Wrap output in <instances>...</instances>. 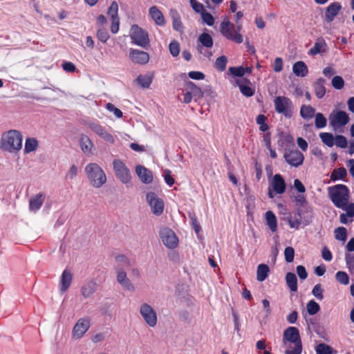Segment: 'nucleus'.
Instances as JSON below:
<instances>
[{
	"mask_svg": "<svg viewBox=\"0 0 354 354\" xmlns=\"http://www.w3.org/2000/svg\"><path fill=\"white\" fill-rule=\"evenodd\" d=\"M140 313L145 322L151 327L157 324V315L153 308L148 304H143L140 306Z\"/></svg>",
	"mask_w": 354,
	"mask_h": 354,
	"instance_id": "obj_11",
	"label": "nucleus"
},
{
	"mask_svg": "<svg viewBox=\"0 0 354 354\" xmlns=\"http://www.w3.org/2000/svg\"><path fill=\"white\" fill-rule=\"evenodd\" d=\"M312 294L315 296L317 299L322 300L324 298L323 295V290L322 288V285L320 283L316 284L312 290Z\"/></svg>",
	"mask_w": 354,
	"mask_h": 354,
	"instance_id": "obj_56",
	"label": "nucleus"
},
{
	"mask_svg": "<svg viewBox=\"0 0 354 354\" xmlns=\"http://www.w3.org/2000/svg\"><path fill=\"white\" fill-rule=\"evenodd\" d=\"M185 87L186 91H189L194 95L195 100L201 99L203 97V92L201 88L194 82L191 81L186 82Z\"/></svg>",
	"mask_w": 354,
	"mask_h": 354,
	"instance_id": "obj_29",
	"label": "nucleus"
},
{
	"mask_svg": "<svg viewBox=\"0 0 354 354\" xmlns=\"http://www.w3.org/2000/svg\"><path fill=\"white\" fill-rule=\"evenodd\" d=\"M267 225L273 232L277 230V217L272 211H267Z\"/></svg>",
	"mask_w": 354,
	"mask_h": 354,
	"instance_id": "obj_38",
	"label": "nucleus"
},
{
	"mask_svg": "<svg viewBox=\"0 0 354 354\" xmlns=\"http://www.w3.org/2000/svg\"><path fill=\"white\" fill-rule=\"evenodd\" d=\"M149 13L158 26H164L165 24L164 16L157 6H153L151 7L149 10Z\"/></svg>",
	"mask_w": 354,
	"mask_h": 354,
	"instance_id": "obj_27",
	"label": "nucleus"
},
{
	"mask_svg": "<svg viewBox=\"0 0 354 354\" xmlns=\"http://www.w3.org/2000/svg\"><path fill=\"white\" fill-rule=\"evenodd\" d=\"M117 276L116 279L118 283H120L124 289L129 291H134L135 288L130 279L127 277V273L121 268H116Z\"/></svg>",
	"mask_w": 354,
	"mask_h": 354,
	"instance_id": "obj_18",
	"label": "nucleus"
},
{
	"mask_svg": "<svg viewBox=\"0 0 354 354\" xmlns=\"http://www.w3.org/2000/svg\"><path fill=\"white\" fill-rule=\"evenodd\" d=\"M301 223V215L300 211H298L292 218L288 220V224L291 228L298 229Z\"/></svg>",
	"mask_w": 354,
	"mask_h": 354,
	"instance_id": "obj_40",
	"label": "nucleus"
},
{
	"mask_svg": "<svg viewBox=\"0 0 354 354\" xmlns=\"http://www.w3.org/2000/svg\"><path fill=\"white\" fill-rule=\"evenodd\" d=\"M169 50L173 57H177L180 53V44L178 41L174 40L169 45Z\"/></svg>",
	"mask_w": 354,
	"mask_h": 354,
	"instance_id": "obj_49",
	"label": "nucleus"
},
{
	"mask_svg": "<svg viewBox=\"0 0 354 354\" xmlns=\"http://www.w3.org/2000/svg\"><path fill=\"white\" fill-rule=\"evenodd\" d=\"M229 71L236 77H242L245 73V69L243 66L230 67Z\"/></svg>",
	"mask_w": 354,
	"mask_h": 354,
	"instance_id": "obj_54",
	"label": "nucleus"
},
{
	"mask_svg": "<svg viewBox=\"0 0 354 354\" xmlns=\"http://www.w3.org/2000/svg\"><path fill=\"white\" fill-rule=\"evenodd\" d=\"M189 3L192 9L196 12L202 14L205 11L204 6L201 3L197 1V0H189Z\"/></svg>",
	"mask_w": 354,
	"mask_h": 354,
	"instance_id": "obj_52",
	"label": "nucleus"
},
{
	"mask_svg": "<svg viewBox=\"0 0 354 354\" xmlns=\"http://www.w3.org/2000/svg\"><path fill=\"white\" fill-rule=\"evenodd\" d=\"M97 283L94 281H90L85 283L81 288L82 295L84 298L91 297L96 290Z\"/></svg>",
	"mask_w": 354,
	"mask_h": 354,
	"instance_id": "obj_31",
	"label": "nucleus"
},
{
	"mask_svg": "<svg viewBox=\"0 0 354 354\" xmlns=\"http://www.w3.org/2000/svg\"><path fill=\"white\" fill-rule=\"evenodd\" d=\"M201 15V17L203 19V21L208 26H213L214 24V18L212 16V14L207 12L206 10L204 11Z\"/></svg>",
	"mask_w": 354,
	"mask_h": 354,
	"instance_id": "obj_53",
	"label": "nucleus"
},
{
	"mask_svg": "<svg viewBox=\"0 0 354 354\" xmlns=\"http://www.w3.org/2000/svg\"><path fill=\"white\" fill-rule=\"evenodd\" d=\"M198 41L201 45L197 46V50L202 53V47H205L207 48H210L213 46L214 41L212 36L207 32H203L201 34L198 38Z\"/></svg>",
	"mask_w": 354,
	"mask_h": 354,
	"instance_id": "obj_23",
	"label": "nucleus"
},
{
	"mask_svg": "<svg viewBox=\"0 0 354 354\" xmlns=\"http://www.w3.org/2000/svg\"><path fill=\"white\" fill-rule=\"evenodd\" d=\"M335 279L341 284L347 285L349 283V277L346 272L338 271L335 274Z\"/></svg>",
	"mask_w": 354,
	"mask_h": 354,
	"instance_id": "obj_46",
	"label": "nucleus"
},
{
	"mask_svg": "<svg viewBox=\"0 0 354 354\" xmlns=\"http://www.w3.org/2000/svg\"><path fill=\"white\" fill-rule=\"evenodd\" d=\"M130 59L136 64H146L149 60V55L148 53L137 49H131L129 52Z\"/></svg>",
	"mask_w": 354,
	"mask_h": 354,
	"instance_id": "obj_16",
	"label": "nucleus"
},
{
	"mask_svg": "<svg viewBox=\"0 0 354 354\" xmlns=\"http://www.w3.org/2000/svg\"><path fill=\"white\" fill-rule=\"evenodd\" d=\"M62 68L66 72L73 73L76 69V66L71 62H64L62 64Z\"/></svg>",
	"mask_w": 354,
	"mask_h": 354,
	"instance_id": "obj_63",
	"label": "nucleus"
},
{
	"mask_svg": "<svg viewBox=\"0 0 354 354\" xmlns=\"http://www.w3.org/2000/svg\"><path fill=\"white\" fill-rule=\"evenodd\" d=\"M327 50V44L325 40L320 37L317 39L313 47L310 49L309 54L311 55H315L317 54L326 53Z\"/></svg>",
	"mask_w": 354,
	"mask_h": 354,
	"instance_id": "obj_26",
	"label": "nucleus"
},
{
	"mask_svg": "<svg viewBox=\"0 0 354 354\" xmlns=\"http://www.w3.org/2000/svg\"><path fill=\"white\" fill-rule=\"evenodd\" d=\"M46 196L44 194L39 193L32 196L29 201V209L30 211L36 212L42 206Z\"/></svg>",
	"mask_w": 354,
	"mask_h": 354,
	"instance_id": "obj_24",
	"label": "nucleus"
},
{
	"mask_svg": "<svg viewBox=\"0 0 354 354\" xmlns=\"http://www.w3.org/2000/svg\"><path fill=\"white\" fill-rule=\"evenodd\" d=\"M227 62V57L222 55L216 59L214 67L219 71H224L226 68Z\"/></svg>",
	"mask_w": 354,
	"mask_h": 354,
	"instance_id": "obj_41",
	"label": "nucleus"
},
{
	"mask_svg": "<svg viewBox=\"0 0 354 354\" xmlns=\"http://www.w3.org/2000/svg\"><path fill=\"white\" fill-rule=\"evenodd\" d=\"M328 196L337 208H343L348 203L350 198V192L345 185L338 184L327 188Z\"/></svg>",
	"mask_w": 354,
	"mask_h": 354,
	"instance_id": "obj_2",
	"label": "nucleus"
},
{
	"mask_svg": "<svg viewBox=\"0 0 354 354\" xmlns=\"http://www.w3.org/2000/svg\"><path fill=\"white\" fill-rule=\"evenodd\" d=\"M284 256L286 261L288 263H291L294 260L295 257V250L292 247H287L284 250Z\"/></svg>",
	"mask_w": 354,
	"mask_h": 354,
	"instance_id": "obj_55",
	"label": "nucleus"
},
{
	"mask_svg": "<svg viewBox=\"0 0 354 354\" xmlns=\"http://www.w3.org/2000/svg\"><path fill=\"white\" fill-rule=\"evenodd\" d=\"M90 129L100 138L109 143H113L115 140L113 136L109 133L103 127L98 124L91 123L89 125Z\"/></svg>",
	"mask_w": 354,
	"mask_h": 354,
	"instance_id": "obj_17",
	"label": "nucleus"
},
{
	"mask_svg": "<svg viewBox=\"0 0 354 354\" xmlns=\"http://www.w3.org/2000/svg\"><path fill=\"white\" fill-rule=\"evenodd\" d=\"M316 354H332V348L324 344L321 343L315 347Z\"/></svg>",
	"mask_w": 354,
	"mask_h": 354,
	"instance_id": "obj_45",
	"label": "nucleus"
},
{
	"mask_svg": "<svg viewBox=\"0 0 354 354\" xmlns=\"http://www.w3.org/2000/svg\"><path fill=\"white\" fill-rule=\"evenodd\" d=\"M275 111L290 119L293 116L295 106L292 101L285 96H277L274 100Z\"/></svg>",
	"mask_w": 354,
	"mask_h": 354,
	"instance_id": "obj_5",
	"label": "nucleus"
},
{
	"mask_svg": "<svg viewBox=\"0 0 354 354\" xmlns=\"http://www.w3.org/2000/svg\"><path fill=\"white\" fill-rule=\"evenodd\" d=\"M286 185L285 180L280 174H275L270 182L268 196L273 198L272 191L275 193L281 194L286 191Z\"/></svg>",
	"mask_w": 354,
	"mask_h": 354,
	"instance_id": "obj_10",
	"label": "nucleus"
},
{
	"mask_svg": "<svg viewBox=\"0 0 354 354\" xmlns=\"http://www.w3.org/2000/svg\"><path fill=\"white\" fill-rule=\"evenodd\" d=\"M115 261L119 266L128 268L130 266V261L127 257L124 254H120L115 257Z\"/></svg>",
	"mask_w": 354,
	"mask_h": 354,
	"instance_id": "obj_50",
	"label": "nucleus"
},
{
	"mask_svg": "<svg viewBox=\"0 0 354 354\" xmlns=\"http://www.w3.org/2000/svg\"><path fill=\"white\" fill-rule=\"evenodd\" d=\"M106 108L108 111L113 112V114L118 118H121L122 117V112L118 108H116L113 104L109 102L106 104Z\"/></svg>",
	"mask_w": 354,
	"mask_h": 354,
	"instance_id": "obj_59",
	"label": "nucleus"
},
{
	"mask_svg": "<svg viewBox=\"0 0 354 354\" xmlns=\"http://www.w3.org/2000/svg\"><path fill=\"white\" fill-rule=\"evenodd\" d=\"M282 346L284 348V354H301L303 349L301 341L284 343Z\"/></svg>",
	"mask_w": 354,
	"mask_h": 354,
	"instance_id": "obj_21",
	"label": "nucleus"
},
{
	"mask_svg": "<svg viewBox=\"0 0 354 354\" xmlns=\"http://www.w3.org/2000/svg\"><path fill=\"white\" fill-rule=\"evenodd\" d=\"M341 209L346 211V215L348 217H354V203H350V204H348V203H346V205L343 208H341Z\"/></svg>",
	"mask_w": 354,
	"mask_h": 354,
	"instance_id": "obj_64",
	"label": "nucleus"
},
{
	"mask_svg": "<svg viewBox=\"0 0 354 354\" xmlns=\"http://www.w3.org/2000/svg\"><path fill=\"white\" fill-rule=\"evenodd\" d=\"M342 9V6L339 2H333L330 3L326 8L325 12V20L328 23L333 21L335 17L338 15Z\"/></svg>",
	"mask_w": 354,
	"mask_h": 354,
	"instance_id": "obj_19",
	"label": "nucleus"
},
{
	"mask_svg": "<svg viewBox=\"0 0 354 354\" xmlns=\"http://www.w3.org/2000/svg\"><path fill=\"white\" fill-rule=\"evenodd\" d=\"M286 281L288 288L292 292L297 290V279L293 272H288L286 275Z\"/></svg>",
	"mask_w": 354,
	"mask_h": 354,
	"instance_id": "obj_34",
	"label": "nucleus"
},
{
	"mask_svg": "<svg viewBox=\"0 0 354 354\" xmlns=\"http://www.w3.org/2000/svg\"><path fill=\"white\" fill-rule=\"evenodd\" d=\"M38 147V141L35 138H28L25 140L24 153L35 151Z\"/></svg>",
	"mask_w": 354,
	"mask_h": 354,
	"instance_id": "obj_33",
	"label": "nucleus"
},
{
	"mask_svg": "<svg viewBox=\"0 0 354 354\" xmlns=\"http://www.w3.org/2000/svg\"><path fill=\"white\" fill-rule=\"evenodd\" d=\"M283 59L281 57H277L274 59V64H273V70L276 73L281 72L283 69Z\"/></svg>",
	"mask_w": 354,
	"mask_h": 354,
	"instance_id": "obj_60",
	"label": "nucleus"
},
{
	"mask_svg": "<svg viewBox=\"0 0 354 354\" xmlns=\"http://www.w3.org/2000/svg\"><path fill=\"white\" fill-rule=\"evenodd\" d=\"M347 176L346 169L342 167L338 169H335L330 174V180L332 181H336L339 179L344 180Z\"/></svg>",
	"mask_w": 354,
	"mask_h": 354,
	"instance_id": "obj_35",
	"label": "nucleus"
},
{
	"mask_svg": "<svg viewBox=\"0 0 354 354\" xmlns=\"http://www.w3.org/2000/svg\"><path fill=\"white\" fill-rule=\"evenodd\" d=\"M297 341H301L299 329L294 326L288 327L283 333L282 344Z\"/></svg>",
	"mask_w": 354,
	"mask_h": 354,
	"instance_id": "obj_15",
	"label": "nucleus"
},
{
	"mask_svg": "<svg viewBox=\"0 0 354 354\" xmlns=\"http://www.w3.org/2000/svg\"><path fill=\"white\" fill-rule=\"evenodd\" d=\"M327 120L324 115L318 113L315 115V124L317 129H322L326 126Z\"/></svg>",
	"mask_w": 354,
	"mask_h": 354,
	"instance_id": "obj_44",
	"label": "nucleus"
},
{
	"mask_svg": "<svg viewBox=\"0 0 354 354\" xmlns=\"http://www.w3.org/2000/svg\"><path fill=\"white\" fill-rule=\"evenodd\" d=\"M331 84L335 89L340 90L344 86V80L341 76L336 75L333 77Z\"/></svg>",
	"mask_w": 354,
	"mask_h": 354,
	"instance_id": "obj_48",
	"label": "nucleus"
},
{
	"mask_svg": "<svg viewBox=\"0 0 354 354\" xmlns=\"http://www.w3.org/2000/svg\"><path fill=\"white\" fill-rule=\"evenodd\" d=\"M257 123L260 125L259 129L263 132L266 131V115L260 114L257 118Z\"/></svg>",
	"mask_w": 354,
	"mask_h": 354,
	"instance_id": "obj_62",
	"label": "nucleus"
},
{
	"mask_svg": "<svg viewBox=\"0 0 354 354\" xmlns=\"http://www.w3.org/2000/svg\"><path fill=\"white\" fill-rule=\"evenodd\" d=\"M349 121L348 115L343 111H338L329 117L330 124L334 128L345 126Z\"/></svg>",
	"mask_w": 354,
	"mask_h": 354,
	"instance_id": "obj_14",
	"label": "nucleus"
},
{
	"mask_svg": "<svg viewBox=\"0 0 354 354\" xmlns=\"http://www.w3.org/2000/svg\"><path fill=\"white\" fill-rule=\"evenodd\" d=\"M325 84L326 80L323 77H319L313 84L315 94L318 99L323 98L326 93Z\"/></svg>",
	"mask_w": 354,
	"mask_h": 354,
	"instance_id": "obj_22",
	"label": "nucleus"
},
{
	"mask_svg": "<svg viewBox=\"0 0 354 354\" xmlns=\"http://www.w3.org/2000/svg\"><path fill=\"white\" fill-rule=\"evenodd\" d=\"M147 201L151 208L152 212L159 216L162 214L164 210V203L162 199L158 198L154 192H150L147 194Z\"/></svg>",
	"mask_w": 354,
	"mask_h": 354,
	"instance_id": "obj_12",
	"label": "nucleus"
},
{
	"mask_svg": "<svg viewBox=\"0 0 354 354\" xmlns=\"http://www.w3.org/2000/svg\"><path fill=\"white\" fill-rule=\"evenodd\" d=\"M120 27L119 17L111 19V31L112 33L115 34L118 32Z\"/></svg>",
	"mask_w": 354,
	"mask_h": 354,
	"instance_id": "obj_61",
	"label": "nucleus"
},
{
	"mask_svg": "<svg viewBox=\"0 0 354 354\" xmlns=\"http://www.w3.org/2000/svg\"><path fill=\"white\" fill-rule=\"evenodd\" d=\"M292 71L296 76L301 77H306L308 73V67L302 61H298L293 64Z\"/></svg>",
	"mask_w": 354,
	"mask_h": 354,
	"instance_id": "obj_30",
	"label": "nucleus"
},
{
	"mask_svg": "<svg viewBox=\"0 0 354 354\" xmlns=\"http://www.w3.org/2000/svg\"><path fill=\"white\" fill-rule=\"evenodd\" d=\"M242 25H234L227 17H225L220 24L219 30L221 34L227 39L236 44H241L243 41V37L240 33Z\"/></svg>",
	"mask_w": 354,
	"mask_h": 354,
	"instance_id": "obj_3",
	"label": "nucleus"
},
{
	"mask_svg": "<svg viewBox=\"0 0 354 354\" xmlns=\"http://www.w3.org/2000/svg\"><path fill=\"white\" fill-rule=\"evenodd\" d=\"M118 5L116 1H113L108 9V15L111 16V19L118 17Z\"/></svg>",
	"mask_w": 354,
	"mask_h": 354,
	"instance_id": "obj_57",
	"label": "nucleus"
},
{
	"mask_svg": "<svg viewBox=\"0 0 354 354\" xmlns=\"http://www.w3.org/2000/svg\"><path fill=\"white\" fill-rule=\"evenodd\" d=\"M306 309L309 315H314L319 311L320 306L314 300H310L306 305Z\"/></svg>",
	"mask_w": 354,
	"mask_h": 354,
	"instance_id": "obj_42",
	"label": "nucleus"
},
{
	"mask_svg": "<svg viewBox=\"0 0 354 354\" xmlns=\"http://www.w3.org/2000/svg\"><path fill=\"white\" fill-rule=\"evenodd\" d=\"M315 110L310 105H302L300 109V115L304 119H310L313 118Z\"/></svg>",
	"mask_w": 354,
	"mask_h": 354,
	"instance_id": "obj_37",
	"label": "nucleus"
},
{
	"mask_svg": "<svg viewBox=\"0 0 354 354\" xmlns=\"http://www.w3.org/2000/svg\"><path fill=\"white\" fill-rule=\"evenodd\" d=\"M22 134L17 130H9L1 135L0 149L12 153H18L22 148Z\"/></svg>",
	"mask_w": 354,
	"mask_h": 354,
	"instance_id": "obj_1",
	"label": "nucleus"
},
{
	"mask_svg": "<svg viewBox=\"0 0 354 354\" xmlns=\"http://www.w3.org/2000/svg\"><path fill=\"white\" fill-rule=\"evenodd\" d=\"M90 320L87 318H80L77 320L73 328V337L75 339H80L88 330L90 328Z\"/></svg>",
	"mask_w": 354,
	"mask_h": 354,
	"instance_id": "obj_13",
	"label": "nucleus"
},
{
	"mask_svg": "<svg viewBox=\"0 0 354 354\" xmlns=\"http://www.w3.org/2000/svg\"><path fill=\"white\" fill-rule=\"evenodd\" d=\"M335 237L337 240L345 241L347 236V231L344 227H339L335 230Z\"/></svg>",
	"mask_w": 354,
	"mask_h": 354,
	"instance_id": "obj_43",
	"label": "nucleus"
},
{
	"mask_svg": "<svg viewBox=\"0 0 354 354\" xmlns=\"http://www.w3.org/2000/svg\"><path fill=\"white\" fill-rule=\"evenodd\" d=\"M159 235L162 243L167 248L174 249L178 245V239L172 230L164 227L160 230Z\"/></svg>",
	"mask_w": 354,
	"mask_h": 354,
	"instance_id": "obj_8",
	"label": "nucleus"
},
{
	"mask_svg": "<svg viewBox=\"0 0 354 354\" xmlns=\"http://www.w3.org/2000/svg\"><path fill=\"white\" fill-rule=\"evenodd\" d=\"M80 145L83 152L87 155L92 153L93 145L90 138L85 135H82L80 139Z\"/></svg>",
	"mask_w": 354,
	"mask_h": 354,
	"instance_id": "obj_32",
	"label": "nucleus"
},
{
	"mask_svg": "<svg viewBox=\"0 0 354 354\" xmlns=\"http://www.w3.org/2000/svg\"><path fill=\"white\" fill-rule=\"evenodd\" d=\"M319 137L323 143L328 147H331L334 145V137L332 133L326 132L321 133Z\"/></svg>",
	"mask_w": 354,
	"mask_h": 354,
	"instance_id": "obj_39",
	"label": "nucleus"
},
{
	"mask_svg": "<svg viewBox=\"0 0 354 354\" xmlns=\"http://www.w3.org/2000/svg\"><path fill=\"white\" fill-rule=\"evenodd\" d=\"M73 279V275L68 270H64L62 274L60 279V290L62 292H66L70 287Z\"/></svg>",
	"mask_w": 354,
	"mask_h": 354,
	"instance_id": "obj_28",
	"label": "nucleus"
},
{
	"mask_svg": "<svg viewBox=\"0 0 354 354\" xmlns=\"http://www.w3.org/2000/svg\"><path fill=\"white\" fill-rule=\"evenodd\" d=\"M236 83L241 93L245 97H251L254 95V90L248 85V84L250 83L248 80L242 78L241 80H237Z\"/></svg>",
	"mask_w": 354,
	"mask_h": 354,
	"instance_id": "obj_25",
	"label": "nucleus"
},
{
	"mask_svg": "<svg viewBox=\"0 0 354 354\" xmlns=\"http://www.w3.org/2000/svg\"><path fill=\"white\" fill-rule=\"evenodd\" d=\"M130 37L131 43L133 44L144 48L149 46L150 41L148 32L136 24L133 25L131 28Z\"/></svg>",
	"mask_w": 354,
	"mask_h": 354,
	"instance_id": "obj_6",
	"label": "nucleus"
},
{
	"mask_svg": "<svg viewBox=\"0 0 354 354\" xmlns=\"http://www.w3.org/2000/svg\"><path fill=\"white\" fill-rule=\"evenodd\" d=\"M113 167L116 177L124 184H130L131 176L130 171L120 160L116 159L113 162Z\"/></svg>",
	"mask_w": 354,
	"mask_h": 354,
	"instance_id": "obj_7",
	"label": "nucleus"
},
{
	"mask_svg": "<svg viewBox=\"0 0 354 354\" xmlns=\"http://www.w3.org/2000/svg\"><path fill=\"white\" fill-rule=\"evenodd\" d=\"M283 157L290 165L295 167L302 165L304 160V154L297 149H286Z\"/></svg>",
	"mask_w": 354,
	"mask_h": 354,
	"instance_id": "obj_9",
	"label": "nucleus"
},
{
	"mask_svg": "<svg viewBox=\"0 0 354 354\" xmlns=\"http://www.w3.org/2000/svg\"><path fill=\"white\" fill-rule=\"evenodd\" d=\"M257 278L259 281H263L266 279V263L259 265Z\"/></svg>",
	"mask_w": 354,
	"mask_h": 354,
	"instance_id": "obj_58",
	"label": "nucleus"
},
{
	"mask_svg": "<svg viewBox=\"0 0 354 354\" xmlns=\"http://www.w3.org/2000/svg\"><path fill=\"white\" fill-rule=\"evenodd\" d=\"M84 170L90 184L93 187L100 188L106 183V176L97 163H89Z\"/></svg>",
	"mask_w": 354,
	"mask_h": 354,
	"instance_id": "obj_4",
	"label": "nucleus"
},
{
	"mask_svg": "<svg viewBox=\"0 0 354 354\" xmlns=\"http://www.w3.org/2000/svg\"><path fill=\"white\" fill-rule=\"evenodd\" d=\"M153 80L152 75H140L138 76L136 81L141 87L148 88Z\"/></svg>",
	"mask_w": 354,
	"mask_h": 354,
	"instance_id": "obj_36",
	"label": "nucleus"
},
{
	"mask_svg": "<svg viewBox=\"0 0 354 354\" xmlns=\"http://www.w3.org/2000/svg\"><path fill=\"white\" fill-rule=\"evenodd\" d=\"M136 173L143 183L149 184L153 181L152 172L142 165L136 166Z\"/></svg>",
	"mask_w": 354,
	"mask_h": 354,
	"instance_id": "obj_20",
	"label": "nucleus"
},
{
	"mask_svg": "<svg viewBox=\"0 0 354 354\" xmlns=\"http://www.w3.org/2000/svg\"><path fill=\"white\" fill-rule=\"evenodd\" d=\"M334 144L337 147L344 149L347 147V140L344 136L338 135L334 138Z\"/></svg>",
	"mask_w": 354,
	"mask_h": 354,
	"instance_id": "obj_51",
	"label": "nucleus"
},
{
	"mask_svg": "<svg viewBox=\"0 0 354 354\" xmlns=\"http://www.w3.org/2000/svg\"><path fill=\"white\" fill-rule=\"evenodd\" d=\"M97 38L102 43H106L109 39V35L107 30L104 28H99L97 33Z\"/></svg>",
	"mask_w": 354,
	"mask_h": 354,
	"instance_id": "obj_47",
	"label": "nucleus"
}]
</instances>
